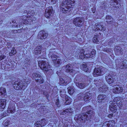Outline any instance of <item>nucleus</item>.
Wrapping results in <instances>:
<instances>
[{"instance_id":"nucleus-1","label":"nucleus","mask_w":127,"mask_h":127,"mask_svg":"<svg viewBox=\"0 0 127 127\" xmlns=\"http://www.w3.org/2000/svg\"><path fill=\"white\" fill-rule=\"evenodd\" d=\"M75 3V0H64L60 6L61 11L64 13H68L71 10L70 8Z\"/></svg>"},{"instance_id":"nucleus-2","label":"nucleus","mask_w":127,"mask_h":127,"mask_svg":"<svg viewBox=\"0 0 127 127\" xmlns=\"http://www.w3.org/2000/svg\"><path fill=\"white\" fill-rule=\"evenodd\" d=\"M30 83L29 80L26 79L23 81H20L16 82L13 85L14 88L17 90L22 89L24 90L27 87L28 85Z\"/></svg>"},{"instance_id":"nucleus-3","label":"nucleus","mask_w":127,"mask_h":127,"mask_svg":"<svg viewBox=\"0 0 127 127\" xmlns=\"http://www.w3.org/2000/svg\"><path fill=\"white\" fill-rule=\"evenodd\" d=\"M87 114L88 115H87L86 113H83L78 115L77 117H75L74 118L75 119L76 118L77 121H79L81 122L89 120L91 118V115H93V113L92 111L89 110L87 112Z\"/></svg>"},{"instance_id":"nucleus-4","label":"nucleus","mask_w":127,"mask_h":127,"mask_svg":"<svg viewBox=\"0 0 127 127\" xmlns=\"http://www.w3.org/2000/svg\"><path fill=\"white\" fill-rule=\"evenodd\" d=\"M106 69L102 66L95 68L93 73L94 76L97 77L103 75L106 71Z\"/></svg>"},{"instance_id":"nucleus-5","label":"nucleus","mask_w":127,"mask_h":127,"mask_svg":"<svg viewBox=\"0 0 127 127\" xmlns=\"http://www.w3.org/2000/svg\"><path fill=\"white\" fill-rule=\"evenodd\" d=\"M60 84L64 86L67 85L71 81L70 77L66 76H62L60 78Z\"/></svg>"},{"instance_id":"nucleus-6","label":"nucleus","mask_w":127,"mask_h":127,"mask_svg":"<svg viewBox=\"0 0 127 127\" xmlns=\"http://www.w3.org/2000/svg\"><path fill=\"white\" fill-rule=\"evenodd\" d=\"M38 65L41 69L47 71L50 68V66L45 61H39L38 63Z\"/></svg>"},{"instance_id":"nucleus-7","label":"nucleus","mask_w":127,"mask_h":127,"mask_svg":"<svg viewBox=\"0 0 127 127\" xmlns=\"http://www.w3.org/2000/svg\"><path fill=\"white\" fill-rule=\"evenodd\" d=\"M73 23L75 25L79 27L82 26L84 23V20L82 17H77L72 21Z\"/></svg>"},{"instance_id":"nucleus-8","label":"nucleus","mask_w":127,"mask_h":127,"mask_svg":"<svg viewBox=\"0 0 127 127\" xmlns=\"http://www.w3.org/2000/svg\"><path fill=\"white\" fill-rule=\"evenodd\" d=\"M53 9L52 7H48L46 9L44 13V16L47 18H51L53 15Z\"/></svg>"},{"instance_id":"nucleus-9","label":"nucleus","mask_w":127,"mask_h":127,"mask_svg":"<svg viewBox=\"0 0 127 127\" xmlns=\"http://www.w3.org/2000/svg\"><path fill=\"white\" fill-rule=\"evenodd\" d=\"M113 92L115 94H119L122 93L123 91V89L122 87L116 84L113 86Z\"/></svg>"},{"instance_id":"nucleus-10","label":"nucleus","mask_w":127,"mask_h":127,"mask_svg":"<svg viewBox=\"0 0 127 127\" xmlns=\"http://www.w3.org/2000/svg\"><path fill=\"white\" fill-rule=\"evenodd\" d=\"M48 118L43 119L41 120V121H37L36 124H35V126L37 127H41L46 125L47 123Z\"/></svg>"},{"instance_id":"nucleus-11","label":"nucleus","mask_w":127,"mask_h":127,"mask_svg":"<svg viewBox=\"0 0 127 127\" xmlns=\"http://www.w3.org/2000/svg\"><path fill=\"white\" fill-rule=\"evenodd\" d=\"M48 36V34L43 31H40L37 36L38 39H45Z\"/></svg>"},{"instance_id":"nucleus-12","label":"nucleus","mask_w":127,"mask_h":127,"mask_svg":"<svg viewBox=\"0 0 127 127\" xmlns=\"http://www.w3.org/2000/svg\"><path fill=\"white\" fill-rule=\"evenodd\" d=\"M56 55H54L49 56L51 57L54 64H60L61 63V60L60 59H57V56Z\"/></svg>"},{"instance_id":"nucleus-13","label":"nucleus","mask_w":127,"mask_h":127,"mask_svg":"<svg viewBox=\"0 0 127 127\" xmlns=\"http://www.w3.org/2000/svg\"><path fill=\"white\" fill-rule=\"evenodd\" d=\"M115 75L109 74L108 76H106V79L107 82L109 84L113 83L115 80Z\"/></svg>"},{"instance_id":"nucleus-14","label":"nucleus","mask_w":127,"mask_h":127,"mask_svg":"<svg viewBox=\"0 0 127 127\" xmlns=\"http://www.w3.org/2000/svg\"><path fill=\"white\" fill-rule=\"evenodd\" d=\"M110 104L109 108L110 110L113 112H116L117 110V103H114L112 102Z\"/></svg>"},{"instance_id":"nucleus-15","label":"nucleus","mask_w":127,"mask_h":127,"mask_svg":"<svg viewBox=\"0 0 127 127\" xmlns=\"http://www.w3.org/2000/svg\"><path fill=\"white\" fill-rule=\"evenodd\" d=\"M90 92L86 93L84 94L83 99L84 101H86L90 100L92 98V94L90 93Z\"/></svg>"},{"instance_id":"nucleus-16","label":"nucleus","mask_w":127,"mask_h":127,"mask_svg":"<svg viewBox=\"0 0 127 127\" xmlns=\"http://www.w3.org/2000/svg\"><path fill=\"white\" fill-rule=\"evenodd\" d=\"M95 28L96 29L94 30L93 29V30L95 31L97 30H99L102 32H104L106 30L105 27H103V25H100L99 24H95Z\"/></svg>"},{"instance_id":"nucleus-17","label":"nucleus","mask_w":127,"mask_h":127,"mask_svg":"<svg viewBox=\"0 0 127 127\" xmlns=\"http://www.w3.org/2000/svg\"><path fill=\"white\" fill-rule=\"evenodd\" d=\"M65 70L67 72H73L74 71L73 70L72 66L71 64H69L65 66Z\"/></svg>"},{"instance_id":"nucleus-18","label":"nucleus","mask_w":127,"mask_h":127,"mask_svg":"<svg viewBox=\"0 0 127 127\" xmlns=\"http://www.w3.org/2000/svg\"><path fill=\"white\" fill-rule=\"evenodd\" d=\"M118 67L121 69H125L127 68V61H123L119 65Z\"/></svg>"},{"instance_id":"nucleus-19","label":"nucleus","mask_w":127,"mask_h":127,"mask_svg":"<svg viewBox=\"0 0 127 127\" xmlns=\"http://www.w3.org/2000/svg\"><path fill=\"white\" fill-rule=\"evenodd\" d=\"M96 54V51L95 50L93 49L91 52L89 54H85V57L86 59L92 58L94 57Z\"/></svg>"},{"instance_id":"nucleus-20","label":"nucleus","mask_w":127,"mask_h":127,"mask_svg":"<svg viewBox=\"0 0 127 127\" xmlns=\"http://www.w3.org/2000/svg\"><path fill=\"white\" fill-rule=\"evenodd\" d=\"M35 19L32 16L31 17H27V19L26 21H25V24H30L32 23V21L34 20Z\"/></svg>"},{"instance_id":"nucleus-21","label":"nucleus","mask_w":127,"mask_h":127,"mask_svg":"<svg viewBox=\"0 0 127 127\" xmlns=\"http://www.w3.org/2000/svg\"><path fill=\"white\" fill-rule=\"evenodd\" d=\"M42 48L41 46H38L35 48L34 52L36 54H40Z\"/></svg>"},{"instance_id":"nucleus-22","label":"nucleus","mask_w":127,"mask_h":127,"mask_svg":"<svg viewBox=\"0 0 127 127\" xmlns=\"http://www.w3.org/2000/svg\"><path fill=\"white\" fill-rule=\"evenodd\" d=\"M115 51V53L117 55H119L120 54H122L123 53V49L120 47H116Z\"/></svg>"},{"instance_id":"nucleus-23","label":"nucleus","mask_w":127,"mask_h":127,"mask_svg":"<svg viewBox=\"0 0 127 127\" xmlns=\"http://www.w3.org/2000/svg\"><path fill=\"white\" fill-rule=\"evenodd\" d=\"M106 98V96L105 95L103 94L100 95L98 97V101L99 102H101L103 100L105 99Z\"/></svg>"},{"instance_id":"nucleus-24","label":"nucleus","mask_w":127,"mask_h":127,"mask_svg":"<svg viewBox=\"0 0 127 127\" xmlns=\"http://www.w3.org/2000/svg\"><path fill=\"white\" fill-rule=\"evenodd\" d=\"M0 107L1 109H4L6 105V100L5 99H1L0 100Z\"/></svg>"},{"instance_id":"nucleus-25","label":"nucleus","mask_w":127,"mask_h":127,"mask_svg":"<svg viewBox=\"0 0 127 127\" xmlns=\"http://www.w3.org/2000/svg\"><path fill=\"white\" fill-rule=\"evenodd\" d=\"M76 85L77 87L81 89L84 88L86 86V84L83 82L76 83Z\"/></svg>"},{"instance_id":"nucleus-26","label":"nucleus","mask_w":127,"mask_h":127,"mask_svg":"<svg viewBox=\"0 0 127 127\" xmlns=\"http://www.w3.org/2000/svg\"><path fill=\"white\" fill-rule=\"evenodd\" d=\"M85 51L84 49H81L80 51V55L79 56L80 58L81 59H83L84 58H86L85 57V54L84 53Z\"/></svg>"},{"instance_id":"nucleus-27","label":"nucleus","mask_w":127,"mask_h":127,"mask_svg":"<svg viewBox=\"0 0 127 127\" xmlns=\"http://www.w3.org/2000/svg\"><path fill=\"white\" fill-rule=\"evenodd\" d=\"M68 93L70 95H72L74 92V88L73 86H71L67 88Z\"/></svg>"},{"instance_id":"nucleus-28","label":"nucleus","mask_w":127,"mask_h":127,"mask_svg":"<svg viewBox=\"0 0 127 127\" xmlns=\"http://www.w3.org/2000/svg\"><path fill=\"white\" fill-rule=\"evenodd\" d=\"M106 22L107 23H110L111 22H112L113 19V18L111 16L109 15L107 16L106 17Z\"/></svg>"},{"instance_id":"nucleus-29","label":"nucleus","mask_w":127,"mask_h":127,"mask_svg":"<svg viewBox=\"0 0 127 127\" xmlns=\"http://www.w3.org/2000/svg\"><path fill=\"white\" fill-rule=\"evenodd\" d=\"M66 101L65 102V105H67L70 104L72 101L71 99L68 97L67 96V97H65Z\"/></svg>"},{"instance_id":"nucleus-30","label":"nucleus","mask_w":127,"mask_h":127,"mask_svg":"<svg viewBox=\"0 0 127 127\" xmlns=\"http://www.w3.org/2000/svg\"><path fill=\"white\" fill-rule=\"evenodd\" d=\"M60 96L62 98H64V97H67V95L65 94V91L64 90L60 91Z\"/></svg>"},{"instance_id":"nucleus-31","label":"nucleus","mask_w":127,"mask_h":127,"mask_svg":"<svg viewBox=\"0 0 127 127\" xmlns=\"http://www.w3.org/2000/svg\"><path fill=\"white\" fill-rule=\"evenodd\" d=\"M35 81L39 83L40 84H41L44 82L42 77L41 76L38 77L37 79H36Z\"/></svg>"},{"instance_id":"nucleus-32","label":"nucleus","mask_w":127,"mask_h":127,"mask_svg":"<svg viewBox=\"0 0 127 127\" xmlns=\"http://www.w3.org/2000/svg\"><path fill=\"white\" fill-rule=\"evenodd\" d=\"M70 109H66L65 110H64L60 114L61 115L65 114L68 112L71 113L72 111Z\"/></svg>"},{"instance_id":"nucleus-33","label":"nucleus","mask_w":127,"mask_h":127,"mask_svg":"<svg viewBox=\"0 0 127 127\" xmlns=\"http://www.w3.org/2000/svg\"><path fill=\"white\" fill-rule=\"evenodd\" d=\"M50 53L49 56L53 55H57V53L55 49H52L50 50Z\"/></svg>"},{"instance_id":"nucleus-34","label":"nucleus","mask_w":127,"mask_h":127,"mask_svg":"<svg viewBox=\"0 0 127 127\" xmlns=\"http://www.w3.org/2000/svg\"><path fill=\"white\" fill-rule=\"evenodd\" d=\"M82 67H81L83 71H84L86 72H88V69L87 68V66L86 65V64H83L82 66Z\"/></svg>"},{"instance_id":"nucleus-35","label":"nucleus","mask_w":127,"mask_h":127,"mask_svg":"<svg viewBox=\"0 0 127 127\" xmlns=\"http://www.w3.org/2000/svg\"><path fill=\"white\" fill-rule=\"evenodd\" d=\"M108 122V127H113L114 125V123L113 121H110L108 122Z\"/></svg>"},{"instance_id":"nucleus-36","label":"nucleus","mask_w":127,"mask_h":127,"mask_svg":"<svg viewBox=\"0 0 127 127\" xmlns=\"http://www.w3.org/2000/svg\"><path fill=\"white\" fill-rule=\"evenodd\" d=\"M6 92L5 89L3 87H1L0 88V95H2Z\"/></svg>"},{"instance_id":"nucleus-37","label":"nucleus","mask_w":127,"mask_h":127,"mask_svg":"<svg viewBox=\"0 0 127 127\" xmlns=\"http://www.w3.org/2000/svg\"><path fill=\"white\" fill-rule=\"evenodd\" d=\"M93 41L94 42L96 43H99L98 40L97 39V35H95L93 38Z\"/></svg>"},{"instance_id":"nucleus-38","label":"nucleus","mask_w":127,"mask_h":127,"mask_svg":"<svg viewBox=\"0 0 127 127\" xmlns=\"http://www.w3.org/2000/svg\"><path fill=\"white\" fill-rule=\"evenodd\" d=\"M16 53V50L14 47H13L11 52L9 53V56H12Z\"/></svg>"},{"instance_id":"nucleus-39","label":"nucleus","mask_w":127,"mask_h":127,"mask_svg":"<svg viewBox=\"0 0 127 127\" xmlns=\"http://www.w3.org/2000/svg\"><path fill=\"white\" fill-rule=\"evenodd\" d=\"M40 76V75L38 74V73H34L33 74L32 77L33 79H35V80L36 79H37L38 77Z\"/></svg>"},{"instance_id":"nucleus-40","label":"nucleus","mask_w":127,"mask_h":127,"mask_svg":"<svg viewBox=\"0 0 127 127\" xmlns=\"http://www.w3.org/2000/svg\"><path fill=\"white\" fill-rule=\"evenodd\" d=\"M15 107H13L12 108H9L7 110V112L8 113H14L15 111Z\"/></svg>"},{"instance_id":"nucleus-41","label":"nucleus","mask_w":127,"mask_h":127,"mask_svg":"<svg viewBox=\"0 0 127 127\" xmlns=\"http://www.w3.org/2000/svg\"><path fill=\"white\" fill-rule=\"evenodd\" d=\"M27 19V17L25 16H23L21 17L20 18V19L22 20V21L23 22V23L25 24V21H26Z\"/></svg>"},{"instance_id":"nucleus-42","label":"nucleus","mask_w":127,"mask_h":127,"mask_svg":"<svg viewBox=\"0 0 127 127\" xmlns=\"http://www.w3.org/2000/svg\"><path fill=\"white\" fill-rule=\"evenodd\" d=\"M84 96V94L82 93H80L77 95V97L79 99H83Z\"/></svg>"},{"instance_id":"nucleus-43","label":"nucleus","mask_w":127,"mask_h":127,"mask_svg":"<svg viewBox=\"0 0 127 127\" xmlns=\"http://www.w3.org/2000/svg\"><path fill=\"white\" fill-rule=\"evenodd\" d=\"M99 89L100 90L102 89V90H101V91H106L108 90V88L107 87L105 86H103L102 87H100Z\"/></svg>"},{"instance_id":"nucleus-44","label":"nucleus","mask_w":127,"mask_h":127,"mask_svg":"<svg viewBox=\"0 0 127 127\" xmlns=\"http://www.w3.org/2000/svg\"><path fill=\"white\" fill-rule=\"evenodd\" d=\"M115 39L114 38H111L109 40V42H108L109 45H110L113 43Z\"/></svg>"},{"instance_id":"nucleus-45","label":"nucleus","mask_w":127,"mask_h":127,"mask_svg":"<svg viewBox=\"0 0 127 127\" xmlns=\"http://www.w3.org/2000/svg\"><path fill=\"white\" fill-rule=\"evenodd\" d=\"M111 49L110 48H104L103 49V51L104 52H106L108 53H109L110 52H111Z\"/></svg>"},{"instance_id":"nucleus-46","label":"nucleus","mask_w":127,"mask_h":127,"mask_svg":"<svg viewBox=\"0 0 127 127\" xmlns=\"http://www.w3.org/2000/svg\"><path fill=\"white\" fill-rule=\"evenodd\" d=\"M107 123L108 122H107V121L104 122L103 124L102 127H108Z\"/></svg>"},{"instance_id":"nucleus-47","label":"nucleus","mask_w":127,"mask_h":127,"mask_svg":"<svg viewBox=\"0 0 127 127\" xmlns=\"http://www.w3.org/2000/svg\"><path fill=\"white\" fill-rule=\"evenodd\" d=\"M102 8L103 9H105V8H107V4L104 3V2H102Z\"/></svg>"},{"instance_id":"nucleus-48","label":"nucleus","mask_w":127,"mask_h":127,"mask_svg":"<svg viewBox=\"0 0 127 127\" xmlns=\"http://www.w3.org/2000/svg\"><path fill=\"white\" fill-rule=\"evenodd\" d=\"M13 107H15V104H12L11 103H10L8 107L9 108H12Z\"/></svg>"},{"instance_id":"nucleus-49","label":"nucleus","mask_w":127,"mask_h":127,"mask_svg":"<svg viewBox=\"0 0 127 127\" xmlns=\"http://www.w3.org/2000/svg\"><path fill=\"white\" fill-rule=\"evenodd\" d=\"M115 4H114V5L118 4L119 2H120L121 0H113Z\"/></svg>"},{"instance_id":"nucleus-50","label":"nucleus","mask_w":127,"mask_h":127,"mask_svg":"<svg viewBox=\"0 0 127 127\" xmlns=\"http://www.w3.org/2000/svg\"><path fill=\"white\" fill-rule=\"evenodd\" d=\"M120 100V98L119 97H116L114 99V102H117Z\"/></svg>"},{"instance_id":"nucleus-51","label":"nucleus","mask_w":127,"mask_h":127,"mask_svg":"<svg viewBox=\"0 0 127 127\" xmlns=\"http://www.w3.org/2000/svg\"><path fill=\"white\" fill-rule=\"evenodd\" d=\"M12 23H14L13 25H12V27H17L18 25L16 24V23L15 22V20H13L12 21Z\"/></svg>"},{"instance_id":"nucleus-52","label":"nucleus","mask_w":127,"mask_h":127,"mask_svg":"<svg viewBox=\"0 0 127 127\" xmlns=\"http://www.w3.org/2000/svg\"><path fill=\"white\" fill-rule=\"evenodd\" d=\"M6 57V56L3 55H2L0 56V61H1L4 59Z\"/></svg>"},{"instance_id":"nucleus-53","label":"nucleus","mask_w":127,"mask_h":127,"mask_svg":"<svg viewBox=\"0 0 127 127\" xmlns=\"http://www.w3.org/2000/svg\"><path fill=\"white\" fill-rule=\"evenodd\" d=\"M120 4H119V5H118V6L117 7L115 6H113V7H112V8L113 10H117V9H118V7L119 8L118 6H120Z\"/></svg>"},{"instance_id":"nucleus-54","label":"nucleus","mask_w":127,"mask_h":127,"mask_svg":"<svg viewBox=\"0 0 127 127\" xmlns=\"http://www.w3.org/2000/svg\"><path fill=\"white\" fill-rule=\"evenodd\" d=\"M91 10L93 13H95L96 11V8L95 7H93V8H91Z\"/></svg>"},{"instance_id":"nucleus-55","label":"nucleus","mask_w":127,"mask_h":127,"mask_svg":"<svg viewBox=\"0 0 127 127\" xmlns=\"http://www.w3.org/2000/svg\"><path fill=\"white\" fill-rule=\"evenodd\" d=\"M43 95L47 96L48 95V93L46 91H44L43 92Z\"/></svg>"},{"instance_id":"nucleus-56","label":"nucleus","mask_w":127,"mask_h":127,"mask_svg":"<svg viewBox=\"0 0 127 127\" xmlns=\"http://www.w3.org/2000/svg\"><path fill=\"white\" fill-rule=\"evenodd\" d=\"M98 82L99 83V82L98 81H96L95 82V84L96 85V86H98L99 87H100V86L99 85H100V84H99L98 83Z\"/></svg>"},{"instance_id":"nucleus-57","label":"nucleus","mask_w":127,"mask_h":127,"mask_svg":"<svg viewBox=\"0 0 127 127\" xmlns=\"http://www.w3.org/2000/svg\"><path fill=\"white\" fill-rule=\"evenodd\" d=\"M30 14L32 16L34 15L35 14V12L34 10H32L30 13Z\"/></svg>"},{"instance_id":"nucleus-58","label":"nucleus","mask_w":127,"mask_h":127,"mask_svg":"<svg viewBox=\"0 0 127 127\" xmlns=\"http://www.w3.org/2000/svg\"><path fill=\"white\" fill-rule=\"evenodd\" d=\"M9 122L7 121L6 122L5 124V125L6 127H7L8 125L9 124Z\"/></svg>"},{"instance_id":"nucleus-59","label":"nucleus","mask_w":127,"mask_h":127,"mask_svg":"<svg viewBox=\"0 0 127 127\" xmlns=\"http://www.w3.org/2000/svg\"><path fill=\"white\" fill-rule=\"evenodd\" d=\"M113 114L112 113L109 114L108 116V117L109 118H111L113 115Z\"/></svg>"},{"instance_id":"nucleus-60","label":"nucleus","mask_w":127,"mask_h":127,"mask_svg":"<svg viewBox=\"0 0 127 127\" xmlns=\"http://www.w3.org/2000/svg\"><path fill=\"white\" fill-rule=\"evenodd\" d=\"M52 3L53 4H55L56 2V0H50Z\"/></svg>"},{"instance_id":"nucleus-61","label":"nucleus","mask_w":127,"mask_h":127,"mask_svg":"<svg viewBox=\"0 0 127 127\" xmlns=\"http://www.w3.org/2000/svg\"><path fill=\"white\" fill-rule=\"evenodd\" d=\"M119 104L118 105L120 107L121 106H122V102H120L119 103Z\"/></svg>"},{"instance_id":"nucleus-62","label":"nucleus","mask_w":127,"mask_h":127,"mask_svg":"<svg viewBox=\"0 0 127 127\" xmlns=\"http://www.w3.org/2000/svg\"><path fill=\"white\" fill-rule=\"evenodd\" d=\"M56 101L57 102H56V105H58L59 104V99H57L56 100Z\"/></svg>"},{"instance_id":"nucleus-63","label":"nucleus","mask_w":127,"mask_h":127,"mask_svg":"<svg viewBox=\"0 0 127 127\" xmlns=\"http://www.w3.org/2000/svg\"><path fill=\"white\" fill-rule=\"evenodd\" d=\"M78 76H76L75 77V79L76 80H78Z\"/></svg>"},{"instance_id":"nucleus-64","label":"nucleus","mask_w":127,"mask_h":127,"mask_svg":"<svg viewBox=\"0 0 127 127\" xmlns=\"http://www.w3.org/2000/svg\"><path fill=\"white\" fill-rule=\"evenodd\" d=\"M12 32H13L14 33H15L17 32V31L16 30H13L12 31Z\"/></svg>"}]
</instances>
